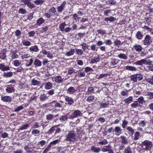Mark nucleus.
<instances>
[{
    "instance_id": "11",
    "label": "nucleus",
    "mask_w": 153,
    "mask_h": 153,
    "mask_svg": "<svg viewBox=\"0 0 153 153\" xmlns=\"http://www.w3.org/2000/svg\"><path fill=\"white\" fill-rule=\"evenodd\" d=\"M76 91L75 88L72 86L69 88L67 89V91L68 94H74Z\"/></svg>"
},
{
    "instance_id": "31",
    "label": "nucleus",
    "mask_w": 153,
    "mask_h": 153,
    "mask_svg": "<svg viewBox=\"0 0 153 153\" xmlns=\"http://www.w3.org/2000/svg\"><path fill=\"white\" fill-rule=\"evenodd\" d=\"M133 100V97L132 96H130L128 98L126 99L124 101L126 104H129L132 102Z\"/></svg>"
},
{
    "instance_id": "45",
    "label": "nucleus",
    "mask_w": 153,
    "mask_h": 153,
    "mask_svg": "<svg viewBox=\"0 0 153 153\" xmlns=\"http://www.w3.org/2000/svg\"><path fill=\"white\" fill-rule=\"evenodd\" d=\"M83 51H85L86 49H88L89 45L86 43H83L81 45Z\"/></svg>"
},
{
    "instance_id": "19",
    "label": "nucleus",
    "mask_w": 153,
    "mask_h": 153,
    "mask_svg": "<svg viewBox=\"0 0 153 153\" xmlns=\"http://www.w3.org/2000/svg\"><path fill=\"white\" fill-rule=\"evenodd\" d=\"M133 47L135 50L138 52L141 51L143 50V48L141 46L138 44L135 45Z\"/></svg>"
},
{
    "instance_id": "27",
    "label": "nucleus",
    "mask_w": 153,
    "mask_h": 153,
    "mask_svg": "<svg viewBox=\"0 0 153 153\" xmlns=\"http://www.w3.org/2000/svg\"><path fill=\"white\" fill-rule=\"evenodd\" d=\"M45 22V20L42 17L40 18L37 21V25L38 26H40L44 23Z\"/></svg>"
},
{
    "instance_id": "22",
    "label": "nucleus",
    "mask_w": 153,
    "mask_h": 153,
    "mask_svg": "<svg viewBox=\"0 0 153 153\" xmlns=\"http://www.w3.org/2000/svg\"><path fill=\"white\" fill-rule=\"evenodd\" d=\"M100 58L99 56V55H97V56H96L94 59L91 60V62L92 64H94L99 62L100 61Z\"/></svg>"
},
{
    "instance_id": "62",
    "label": "nucleus",
    "mask_w": 153,
    "mask_h": 153,
    "mask_svg": "<svg viewBox=\"0 0 153 153\" xmlns=\"http://www.w3.org/2000/svg\"><path fill=\"white\" fill-rule=\"evenodd\" d=\"M39 123L37 122H35L32 127L31 128H38L39 127Z\"/></svg>"
},
{
    "instance_id": "7",
    "label": "nucleus",
    "mask_w": 153,
    "mask_h": 153,
    "mask_svg": "<svg viewBox=\"0 0 153 153\" xmlns=\"http://www.w3.org/2000/svg\"><path fill=\"white\" fill-rule=\"evenodd\" d=\"M13 85H8L6 89V91L8 93H11L15 91V89Z\"/></svg>"
},
{
    "instance_id": "43",
    "label": "nucleus",
    "mask_w": 153,
    "mask_h": 153,
    "mask_svg": "<svg viewBox=\"0 0 153 153\" xmlns=\"http://www.w3.org/2000/svg\"><path fill=\"white\" fill-rule=\"evenodd\" d=\"M108 75V74H101L99 75L96 76L97 78L98 79H100L107 76Z\"/></svg>"
},
{
    "instance_id": "20",
    "label": "nucleus",
    "mask_w": 153,
    "mask_h": 153,
    "mask_svg": "<svg viewBox=\"0 0 153 153\" xmlns=\"http://www.w3.org/2000/svg\"><path fill=\"white\" fill-rule=\"evenodd\" d=\"M29 50L31 52H37L39 51V49L37 45H35L30 47Z\"/></svg>"
},
{
    "instance_id": "33",
    "label": "nucleus",
    "mask_w": 153,
    "mask_h": 153,
    "mask_svg": "<svg viewBox=\"0 0 153 153\" xmlns=\"http://www.w3.org/2000/svg\"><path fill=\"white\" fill-rule=\"evenodd\" d=\"M111 148L110 145L107 146L102 149V151L103 152H108Z\"/></svg>"
},
{
    "instance_id": "17",
    "label": "nucleus",
    "mask_w": 153,
    "mask_h": 153,
    "mask_svg": "<svg viewBox=\"0 0 153 153\" xmlns=\"http://www.w3.org/2000/svg\"><path fill=\"white\" fill-rule=\"evenodd\" d=\"M65 98L66 102L69 105L72 104L74 102V99L72 97L65 96Z\"/></svg>"
},
{
    "instance_id": "36",
    "label": "nucleus",
    "mask_w": 153,
    "mask_h": 153,
    "mask_svg": "<svg viewBox=\"0 0 153 153\" xmlns=\"http://www.w3.org/2000/svg\"><path fill=\"white\" fill-rule=\"evenodd\" d=\"M17 51H14L12 53V54L11 56V59H14L18 58L19 55L17 54Z\"/></svg>"
},
{
    "instance_id": "28",
    "label": "nucleus",
    "mask_w": 153,
    "mask_h": 153,
    "mask_svg": "<svg viewBox=\"0 0 153 153\" xmlns=\"http://www.w3.org/2000/svg\"><path fill=\"white\" fill-rule=\"evenodd\" d=\"M34 61V59L33 58H31L30 60H26V62H27L25 63V65L27 67H29L31 65L33 62Z\"/></svg>"
},
{
    "instance_id": "32",
    "label": "nucleus",
    "mask_w": 153,
    "mask_h": 153,
    "mask_svg": "<svg viewBox=\"0 0 153 153\" xmlns=\"http://www.w3.org/2000/svg\"><path fill=\"white\" fill-rule=\"evenodd\" d=\"M140 137V133L138 131L135 132L134 134V136L133 138V140H138Z\"/></svg>"
},
{
    "instance_id": "41",
    "label": "nucleus",
    "mask_w": 153,
    "mask_h": 153,
    "mask_svg": "<svg viewBox=\"0 0 153 153\" xmlns=\"http://www.w3.org/2000/svg\"><path fill=\"white\" fill-rule=\"evenodd\" d=\"M126 130L128 132L129 134L131 135H132L134 132V129L131 127H127Z\"/></svg>"
},
{
    "instance_id": "8",
    "label": "nucleus",
    "mask_w": 153,
    "mask_h": 153,
    "mask_svg": "<svg viewBox=\"0 0 153 153\" xmlns=\"http://www.w3.org/2000/svg\"><path fill=\"white\" fill-rule=\"evenodd\" d=\"M1 100L4 102H9L12 101V98L10 96H1Z\"/></svg>"
},
{
    "instance_id": "15",
    "label": "nucleus",
    "mask_w": 153,
    "mask_h": 153,
    "mask_svg": "<svg viewBox=\"0 0 153 153\" xmlns=\"http://www.w3.org/2000/svg\"><path fill=\"white\" fill-rule=\"evenodd\" d=\"M143 95L149 97L150 100L153 99V92L146 91L143 92Z\"/></svg>"
},
{
    "instance_id": "9",
    "label": "nucleus",
    "mask_w": 153,
    "mask_h": 153,
    "mask_svg": "<svg viewBox=\"0 0 153 153\" xmlns=\"http://www.w3.org/2000/svg\"><path fill=\"white\" fill-rule=\"evenodd\" d=\"M114 132L115 134L117 135H120L122 133V129L119 126H116L114 129Z\"/></svg>"
},
{
    "instance_id": "39",
    "label": "nucleus",
    "mask_w": 153,
    "mask_h": 153,
    "mask_svg": "<svg viewBox=\"0 0 153 153\" xmlns=\"http://www.w3.org/2000/svg\"><path fill=\"white\" fill-rule=\"evenodd\" d=\"M76 54L79 56L82 55L84 51L83 50L81 49H76Z\"/></svg>"
},
{
    "instance_id": "58",
    "label": "nucleus",
    "mask_w": 153,
    "mask_h": 153,
    "mask_svg": "<svg viewBox=\"0 0 153 153\" xmlns=\"http://www.w3.org/2000/svg\"><path fill=\"white\" fill-rule=\"evenodd\" d=\"M29 126L30 125L28 124L24 125L20 128L19 129L21 130L26 129L29 127Z\"/></svg>"
},
{
    "instance_id": "48",
    "label": "nucleus",
    "mask_w": 153,
    "mask_h": 153,
    "mask_svg": "<svg viewBox=\"0 0 153 153\" xmlns=\"http://www.w3.org/2000/svg\"><path fill=\"white\" fill-rule=\"evenodd\" d=\"M78 75L79 77H84L85 76V74L83 70H80L78 71Z\"/></svg>"
},
{
    "instance_id": "12",
    "label": "nucleus",
    "mask_w": 153,
    "mask_h": 153,
    "mask_svg": "<svg viewBox=\"0 0 153 153\" xmlns=\"http://www.w3.org/2000/svg\"><path fill=\"white\" fill-rule=\"evenodd\" d=\"M120 60L117 59L113 58L110 60V65L111 66H114L117 65L119 62Z\"/></svg>"
},
{
    "instance_id": "10",
    "label": "nucleus",
    "mask_w": 153,
    "mask_h": 153,
    "mask_svg": "<svg viewBox=\"0 0 153 153\" xmlns=\"http://www.w3.org/2000/svg\"><path fill=\"white\" fill-rule=\"evenodd\" d=\"M151 40V37L149 35H146L143 41V44L145 45H148L150 44L149 40Z\"/></svg>"
},
{
    "instance_id": "14",
    "label": "nucleus",
    "mask_w": 153,
    "mask_h": 153,
    "mask_svg": "<svg viewBox=\"0 0 153 153\" xmlns=\"http://www.w3.org/2000/svg\"><path fill=\"white\" fill-rule=\"evenodd\" d=\"M10 69V68L8 66H5L3 64H0V70L3 71L9 70Z\"/></svg>"
},
{
    "instance_id": "61",
    "label": "nucleus",
    "mask_w": 153,
    "mask_h": 153,
    "mask_svg": "<svg viewBox=\"0 0 153 153\" xmlns=\"http://www.w3.org/2000/svg\"><path fill=\"white\" fill-rule=\"evenodd\" d=\"M22 44L24 45L25 46H30L31 45V43L28 41H23Z\"/></svg>"
},
{
    "instance_id": "49",
    "label": "nucleus",
    "mask_w": 153,
    "mask_h": 153,
    "mask_svg": "<svg viewBox=\"0 0 153 153\" xmlns=\"http://www.w3.org/2000/svg\"><path fill=\"white\" fill-rule=\"evenodd\" d=\"M140 106V104L137 101H135L134 103H132L131 105V106L133 108H136Z\"/></svg>"
},
{
    "instance_id": "37",
    "label": "nucleus",
    "mask_w": 153,
    "mask_h": 153,
    "mask_svg": "<svg viewBox=\"0 0 153 153\" xmlns=\"http://www.w3.org/2000/svg\"><path fill=\"white\" fill-rule=\"evenodd\" d=\"M143 36V34L141 32L138 31L137 32V33L136 35V37L139 39H142Z\"/></svg>"
},
{
    "instance_id": "42",
    "label": "nucleus",
    "mask_w": 153,
    "mask_h": 153,
    "mask_svg": "<svg viewBox=\"0 0 153 153\" xmlns=\"http://www.w3.org/2000/svg\"><path fill=\"white\" fill-rule=\"evenodd\" d=\"M45 2V0H36L34 1V4L37 5L42 4Z\"/></svg>"
},
{
    "instance_id": "57",
    "label": "nucleus",
    "mask_w": 153,
    "mask_h": 153,
    "mask_svg": "<svg viewBox=\"0 0 153 153\" xmlns=\"http://www.w3.org/2000/svg\"><path fill=\"white\" fill-rule=\"evenodd\" d=\"M137 100L141 104H143V103L145 102L143 97L142 96H140L138 98Z\"/></svg>"
},
{
    "instance_id": "53",
    "label": "nucleus",
    "mask_w": 153,
    "mask_h": 153,
    "mask_svg": "<svg viewBox=\"0 0 153 153\" xmlns=\"http://www.w3.org/2000/svg\"><path fill=\"white\" fill-rule=\"evenodd\" d=\"M122 143L124 144H126L128 143V140L124 136H121Z\"/></svg>"
},
{
    "instance_id": "56",
    "label": "nucleus",
    "mask_w": 153,
    "mask_h": 153,
    "mask_svg": "<svg viewBox=\"0 0 153 153\" xmlns=\"http://www.w3.org/2000/svg\"><path fill=\"white\" fill-rule=\"evenodd\" d=\"M98 143L100 145H105L108 143V142L106 139H104L99 142Z\"/></svg>"
},
{
    "instance_id": "1",
    "label": "nucleus",
    "mask_w": 153,
    "mask_h": 153,
    "mask_svg": "<svg viewBox=\"0 0 153 153\" xmlns=\"http://www.w3.org/2000/svg\"><path fill=\"white\" fill-rule=\"evenodd\" d=\"M76 133L74 131H69L66 136L65 140L70 142H73L75 140L77 141L78 139L76 138Z\"/></svg>"
},
{
    "instance_id": "55",
    "label": "nucleus",
    "mask_w": 153,
    "mask_h": 153,
    "mask_svg": "<svg viewBox=\"0 0 153 153\" xmlns=\"http://www.w3.org/2000/svg\"><path fill=\"white\" fill-rule=\"evenodd\" d=\"M137 80L140 81L143 79V76L141 74H135Z\"/></svg>"
},
{
    "instance_id": "51",
    "label": "nucleus",
    "mask_w": 153,
    "mask_h": 153,
    "mask_svg": "<svg viewBox=\"0 0 153 153\" xmlns=\"http://www.w3.org/2000/svg\"><path fill=\"white\" fill-rule=\"evenodd\" d=\"M68 119V117L66 115L62 116L59 117V120L62 122L66 121Z\"/></svg>"
},
{
    "instance_id": "29",
    "label": "nucleus",
    "mask_w": 153,
    "mask_h": 153,
    "mask_svg": "<svg viewBox=\"0 0 153 153\" xmlns=\"http://www.w3.org/2000/svg\"><path fill=\"white\" fill-rule=\"evenodd\" d=\"M95 97L93 95H90L88 97L86 100L87 102L91 103L93 102L94 100Z\"/></svg>"
},
{
    "instance_id": "3",
    "label": "nucleus",
    "mask_w": 153,
    "mask_h": 153,
    "mask_svg": "<svg viewBox=\"0 0 153 153\" xmlns=\"http://www.w3.org/2000/svg\"><path fill=\"white\" fill-rule=\"evenodd\" d=\"M31 0H25L24 2V4L27 5L29 8L31 9L35 8L36 6L35 4L32 3L30 2Z\"/></svg>"
},
{
    "instance_id": "30",
    "label": "nucleus",
    "mask_w": 153,
    "mask_h": 153,
    "mask_svg": "<svg viewBox=\"0 0 153 153\" xmlns=\"http://www.w3.org/2000/svg\"><path fill=\"white\" fill-rule=\"evenodd\" d=\"M74 53L75 50L73 49H71L70 51L66 52L65 55L67 56H70L73 55Z\"/></svg>"
},
{
    "instance_id": "35",
    "label": "nucleus",
    "mask_w": 153,
    "mask_h": 153,
    "mask_svg": "<svg viewBox=\"0 0 153 153\" xmlns=\"http://www.w3.org/2000/svg\"><path fill=\"white\" fill-rule=\"evenodd\" d=\"M120 96H127L128 94V91L124 89L120 92Z\"/></svg>"
},
{
    "instance_id": "60",
    "label": "nucleus",
    "mask_w": 153,
    "mask_h": 153,
    "mask_svg": "<svg viewBox=\"0 0 153 153\" xmlns=\"http://www.w3.org/2000/svg\"><path fill=\"white\" fill-rule=\"evenodd\" d=\"M122 127L123 128H125L126 126L127 125L128 123V121L125 120H123L122 121Z\"/></svg>"
},
{
    "instance_id": "23",
    "label": "nucleus",
    "mask_w": 153,
    "mask_h": 153,
    "mask_svg": "<svg viewBox=\"0 0 153 153\" xmlns=\"http://www.w3.org/2000/svg\"><path fill=\"white\" fill-rule=\"evenodd\" d=\"M41 100L44 101L48 99V96L45 94H41L39 97Z\"/></svg>"
},
{
    "instance_id": "6",
    "label": "nucleus",
    "mask_w": 153,
    "mask_h": 153,
    "mask_svg": "<svg viewBox=\"0 0 153 153\" xmlns=\"http://www.w3.org/2000/svg\"><path fill=\"white\" fill-rule=\"evenodd\" d=\"M48 12L51 14L52 16L55 17L56 16H58V14H56V11L55 8L54 7L51 8L48 10Z\"/></svg>"
},
{
    "instance_id": "59",
    "label": "nucleus",
    "mask_w": 153,
    "mask_h": 153,
    "mask_svg": "<svg viewBox=\"0 0 153 153\" xmlns=\"http://www.w3.org/2000/svg\"><path fill=\"white\" fill-rule=\"evenodd\" d=\"M5 51H2L0 53V58L2 59H4L6 57Z\"/></svg>"
},
{
    "instance_id": "21",
    "label": "nucleus",
    "mask_w": 153,
    "mask_h": 153,
    "mask_svg": "<svg viewBox=\"0 0 153 153\" xmlns=\"http://www.w3.org/2000/svg\"><path fill=\"white\" fill-rule=\"evenodd\" d=\"M51 103L52 105L55 108H61L62 107L60 103L56 102V101H53L51 102Z\"/></svg>"
},
{
    "instance_id": "52",
    "label": "nucleus",
    "mask_w": 153,
    "mask_h": 153,
    "mask_svg": "<svg viewBox=\"0 0 153 153\" xmlns=\"http://www.w3.org/2000/svg\"><path fill=\"white\" fill-rule=\"evenodd\" d=\"M124 153H132V150L129 146L126 147L124 151Z\"/></svg>"
},
{
    "instance_id": "50",
    "label": "nucleus",
    "mask_w": 153,
    "mask_h": 153,
    "mask_svg": "<svg viewBox=\"0 0 153 153\" xmlns=\"http://www.w3.org/2000/svg\"><path fill=\"white\" fill-rule=\"evenodd\" d=\"M66 24L65 23H62L59 26V28L60 30L62 31H64L65 30V26Z\"/></svg>"
},
{
    "instance_id": "54",
    "label": "nucleus",
    "mask_w": 153,
    "mask_h": 153,
    "mask_svg": "<svg viewBox=\"0 0 153 153\" xmlns=\"http://www.w3.org/2000/svg\"><path fill=\"white\" fill-rule=\"evenodd\" d=\"M126 68L127 70L131 71H134L136 70V69L135 68L130 66H126Z\"/></svg>"
},
{
    "instance_id": "26",
    "label": "nucleus",
    "mask_w": 153,
    "mask_h": 153,
    "mask_svg": "<svg viewBox=\"0 0 153 153\" xmlns=\"http://www.w3.org/2000/svg\"><path fill=\"white\" fill-rule=\"evenodd\" d=\"M33 64L36 67H40L42 65V62L39 59H36L34 60Z\"/></svg>"
},
{
    "instance_id": "38",
    "label": "nucleus",
    "mask_w": 153,
    "mask_h": 153,
    "mask_svg": "<svg viewBox=\"0 0 153 153\" xmlns=\"http://www.w3.org/2000/svg\"><path fill=\"white\" fill-rule=\"evenodd\" d=\"M32 134L36 136H38L39 135L40 131L37 129H34L32 131Z\"/></svg>"
},
{
    "instance_id": "4",
    "label": "nucleus",
    "mask_w": 153,
    "mask_h": 153,
    "mask_svg": "<svg viewBox=\"0 0 153 153\" xmlns=\"http://www.w3.org/2000/svg\"><path fill=\"white\" fill-rule=\"evenodd\" d=\"M82 115V113L79 110H76L74 111L73 113L71 114L70 117L72 118H76Z\"/></svg>"
},
{
    "instance_id": "64",
    "label": "nucleus",
    "mask_w": 153,
    "mask_h": 153,
    "mask_svg": "<svg viewBox=\"0 0 153 153\" xmlns=\"http://www.w3.org/2000/svg\"><path fill=\"white\" fill-rule=\"evenodd\" d=\"M147 81L150 84L153 85V76L147 79Z\"/></svg>"
},
{
    "instance_id": "40",
    "label": "nucleus",
    "mask_w": 153,
    "mask_h": 153,
    "mask_svg": "<svg viewBox=\"0 0 153 153\" xmlns=\"http://www.w3.org/2000/svg\"><path fill=\"white\" fill-rule=\"evenodd\" d=\"M118 57L121 59L124 60H126L127 59V56L124 53H121L119 54Z\"/></svg>"
},
{
    "instance_id": "25",
    "label": "nucleus",
    "mask_w": 153,
    "mask_h": 153,
    "mask_svg": "<svg viewBox=\"0 0 153 153\" xmlns=\"http://www.w3.org/2000/svg\"><path fill=\"white\" fill-rule=\"evenodd\" d=\"M141 60L143 65H150L152 63V62L149 59H142Z\"/></svg>"
},
{
    "instance_id": "24",
    "label": "nucleus",
    "mask_w": 153,
    "mask_h": 153,
    "mask_svg": "<svg viewBox=\"0 0 153 153\" xmlns=\"http://www.w3.org/2000/svg\"><path fill=\"white\" fill-rule=\"evenodd\" d=\"M53 85L51 83L48 82L46 83L45 85V88L47 90L50 89L52 88Z\"/></svg>"
},
{
    "instance_id": "2",
    "label": "nucleus",
    "mask_w": 153,
    "mask_h": 153,
    "mask_svg": "<svg viewBox=\"0 0 153 153\" xmlns=\"http://www.w3.org/2000/svg\"><path fill=\"white\" fill-rule=\"evenodd\" d=\"M141 144L143 149L146 150H149L153 146L152 142L146 140L143 142Z\"/></svg>"
},
{
    "instance_id": "46",
    "label": "nucleus",
    "mask_w": 153,
    "mask_h": 153,
    "mask_svg": "<svg viewBox=\"0 0 153 153\" xmlns=\"http://www.w3.org/2000/svg\"><path fill=\"white\" fill-rule=\"evenodd\" d=\"M32 85L33 86H36L39 85L40 83V82L34 79L31 80Z\"/></svg>"
},
{
    "instance_id": "44",
    "label": "nucleus",
    "mask_w": 153,
    "mask_h": 153,
    "mask_svg": "<svg viewBox=\"0 0 153 153\" xmlns=\"http://www.w3.org/2000/svg\"><path fill=\"white\" fill-rule=\"evenodd\" d=\"M94 91V89L93 87H89L86 92V94L88 95L90 94H91L93 93Z\"/></svg>"
},
{
    "instance_id": "5",
    "label": "nucleus",
    "mask_w": 153,
    "mask_h": 153,
    "mask_svg": "<svg viewBox=\"0 0 153 153\" xmlns=\"http://www.w3.org/2000/svg\"><path fill=\"white\" fill-rule=\"evenodd\" d=\"M66 2L64 1L59 6L57 7V11L58 13H61L64 10L65 7Z\"/></svg>"
},
{
    "instance_id": "13",
    "label": "nucleus",
    "mask_w": 153,
    "mask_h": 153,
    "mask_svg": "<svg viewBox=\"0 0 153 153\" xmlns=\"http://www.w3.org/2000/svg\"><path fill=\"white\" fill-rule=\"evenodd\" d=\"M60 126H62V125H55L53 126L49 129L48 131L47 132V134H52L53 133L54 131L56 129V127H57V126L59 127Z\"/></svg>"
},
{
    "instance_id": "16",
    "label": "nucleus",
    "mask_w": 153,
    "mask_h": 153,
    "mask_svg": "<svg viewBox=\"0 0 153 153\" xmlns=\"http://www.w3.org/2000/svg\"><path fill=\"white\" fill-rule=\"evenodd\" d=\"M90 150L92 152L95 153H98L101 151V150L100 148L95 147L93 146L91 148Z\"/></svg>"
},
{
    "instance_id": "18",
    "label": "nucleus",
    "mask_w": 153,
    "mask_h": 153,
    "mask_svg": "<svg viewBox=\"0 0 153 153\" xmlns=\"http://www.w3.org/2000/svg\"><path fill=\"white\" fill-rule=\"evenodd\" d=\"M63 79L64 78H62L61 76H57L54 78V81L57 83H60L62 82Z\"/></svg>"
},
{
    "instance_id": "63",
    "label": "nucleus",
    "mask_w": 153,
    "mask_h": 153,
    "mask_svg": "<svg viewBox=\"0 0 153 153\" xmlns=\"http://www.w3.org/2000/svg\"><path fill=\"white\" fill-rule=\"evenodd\" d=\"M30 57V56L29 54L27 53L26 54L22 55L21 58L22 59H23L25 58H27Z\"/></svg>"
},
{
    "instance_id": "34",
    "label": "nucleus",
    "mask_w": 153,
    "mask_h": 153,
    "mask_svg": "<svg viewBox=\"0 0 153 153\" xmlns=\"http://www.w3.org/2000/svg\"><path fill=\"white\" fill-rule=\"evenodd\" d=\"M55 117V115L52 114H49L46 116V119L48 120H51Z\"/></svg>"
},
{
    "instance_id": "47",
    "label": "nucleus",
    "mask_w": 153,
    "mask_h": 153,
    "mask_svg": "<svg viewBox=\"0 0 153 153\" xmlns=\"http://www.w3.org/2000/svg\"><path fill=\"white\" fill-rule=\"evenodd\" d=\"M13 75V73L12 72H7V73H4V76L5 77H11Z\"/></svg>"
}]
</instances>
